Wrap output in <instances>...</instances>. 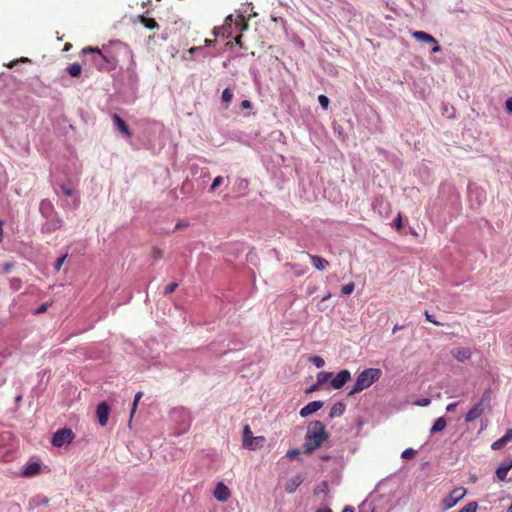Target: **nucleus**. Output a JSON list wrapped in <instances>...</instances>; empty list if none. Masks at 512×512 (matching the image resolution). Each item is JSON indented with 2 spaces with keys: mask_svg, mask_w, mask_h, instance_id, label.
<instances>
[{
  "mask_svg": "<svg viewBox=\"0 0 512 512\" xmlns=\"http://www.w3.org/2000/svg\"><path fill=\"white\" fill-rule=\"evenodd\" d=\"M83 54H90L88 59L98 71H111L116 68L118 60L109 49L100 50L99 48L85 47Z\"/></svg>",
  "mask_w": 512,
  "mask_h": 512,
  "instance_id": "nucleus-1",
  "label": "nucleus"
},
{
  "mask_svg": "<svg viewBox=\"0 0 512 512\" xmlns=\"http://www.w3.org/2000/svg\"><path fill=\"white\" fill-rule=\"evenodd\" d=\"M328 439L325 426L320 421H313L307 428L305 436V453H312Z\"/></svg>",
  "mask_w": 512,
  "mask_h": 512,
  "instance_id": "nucleus-2",
  "label": "nucleus"
},
{
  "mask_svg": "<svg viewBox=\"0 0 512 512\" xmlns=\"http://www.w3.org/2000/svg\"><path fill=\"white\" fill-rule=\"evenodd\" d=\"M381 376V370L376 368H368L363 370L356 378V382L349 392L350 395L361 392L370 387Z\"/></svg>",
  "mask_w": 512,
  "mask_h": 512,
  "instance_id": "nucleus-3",
  "label": "nucleus"
},
{
  "mask_svg": "<svg viewBox=\"0 0 512 512\" xmlns=\"http://www.w3.org/2000/svg\"><path fill=\"white\" fill-rule=\"evenodd\" d=\"M75 434L72 429L63 427L55 431L51 437V444L54 447L61 448L65 445L72 443Z\"/></svg>",
  "mask_w": 512,
  "mask_h": 512,
  "instance_id": "nucleus-4",
  "label": "nucleus"
},
{
  "mask_svg": "<svg viewBox=\"0 0 512 512\" xmlns=\"http://www.w3.org/2000/svg\"><path fill=\"white\" fill-rule=\"evenodd\" d=\"M466 495V489L463 487L454 488L448 495L441 501L443 510H448L454 507Z\"/></svg>",
  "mask_w": 512,
  "mask_h": 512,
  "instance_id": "nucleus-5",
  "label": "nucleus"
},
{
  "mask_svg": "<svg viewBox=\"0 0 512 512\" xmlns=\"http://www.w3.org/2000/svg\"><path fill=\"white\" fill-rule=\"evenodd\" d=\"M490 397H491V391L489 389H487L484 393H483V396H482V399L480 401V403L476 406H474L468 413L466 416H469V417H472V416H480L482 414L485 413V408L484 406H488L489 405V402H490Z\"/></svg>",
  "mask_w": 512,
  "mask_h": 512,
  "instance_id": "nucleus-6",
  "label": "nucleus"
},
{
  "mask_svg": "<svg viewBox=\"0 0 512 512\" xmlns=\"http://www.w3.org/2000/svg\"><path fill=\"white\" fill-rule=\"evenodd\" d=\"M42 465L40 462L34 461L27 463L21 470L20 475L24 478H32L41 472Z\"/></svg>",
  "mask_w": 512,
  "mask_h": 512,
  "instance_id": "nucleus-7",
  "label": "nucleus"
},
{
  "mask_svg": "<svg viewBox=\"0 0 512 512\" xmlns=\"http://www.w3.org/2000/svg\"><path fill=\"white\" fill-rule=\"evenodd\" d=\"M351 374L347 369L339 371L334 378L331 379V386L334 389H341L349 380Z\"/></svg>",
  "mask_w": 512,
  "mask_h": 512,
  "instance_id": "nucleus-8",
  "label": "nucleus"
},
{
  "mask_svg": "<svg viewBox=\"0 0 512 512\" xmlns=\"http://www.w3.org/2000/svg\"><path fill=\"white\" fill-rule=\"evenodd\" d=\"M512 469V458H506L496 469L495 473L500 481H505L508 472Z\"/></svg>",
  "mask_w": 512,
  "mask_h": 512,
  "instance_id": "nucleus-9",
  "label": "nucleus"
},
{
  "mask_svg": "<svg viewBox=\"0 0 512 512\" xmlns=\"http://www.w3.org/2000/svg\"><path fill=\"white\" fill-rule=\"evenodd\" d=\"M213 494L218 501L225 502L230 497V490L223 482H219L217 483Z\"/></svg>",
  "mask_w": 512,
  "mask_h": 512,
  "instance_id": "nucleus-10",
  "label": "nucleus"
},
{
  "mask_svg": "<svg viewBox=\"0 0 512 512\" xmlns=\"http://www.w3.org/2000/svg\"><path fill=\"white\" fill-rule=\"evenodd\" d=\"M452 356L460 362L467 361L472 356V351L470 348L466 347H458L451 351Z\"/></svg>",
  "mask_w": 512,
  "mask_h": 512,
  "instance_id": "nucleus-11",
  "label": "nucleus"
},
{
  "mask_svg": "<svg viewBox=\"0 0 512 512\" xmlns=\"http://www.w3.org/2000/svg\"><path fill=\"white\" fill-rule=\"evenodd\" d=\"M113 123L115 127L126 137H131L132 133L126 124V122L118 115L113 114L112 116Z\"/></svg>",
  "mask_w": 512,
  "mask_h": 512,
  "instance_id": "nucleus-12",
  "label": "nucleus"
},
{
  "mask_svg": "<svg viewBox=\"0 0 512 512\" xmlns=\"http://www.w3.org/2000/svg\"><path fill=\"white\" fill-rule=\"evenodd\" d=\"M322 401H312L304 406L300 411V416H310L313 413H316L319 409L323 407Z\"/></svg>",
  "mask_w": 512,
  "mask_h": 512,
  "instance_id": "nucleus-13",
  "label": "nucleus"
},
{
  "mask_svg": "<svg viewBox=\"0 0 512 512\" xmlns=\"http://www.w3.org/2000/svg\"><path fill=\"white\" fill-rule=\"evenodd\" d=\"M303 477L301 474H296L291 479H289L285 484V490L287 493H294L297 488L302 484Z\"/></svg>",
  "mask_w": 512,
  "mask_h": 512,
  "instance_id": "nucleus-14",
  "label": "nucleus"
},
{
  "mask_svg": "<svg viewBox=\"0 0 512 512\" xmlns=\"http://www.w3.org/2000/svg\"><path fill=\"white\" fill-rule=\"evenodd\" d=\"M412 37L415 38L418 41L425 42L428 44H437V39L434 38L432 35H430L427 32L424 31H413L411 33Z\"/></svg>",
  "mask_w": 512,
  "mask_h": 512,
  "instance_id": "nucleus-15",
  "label": "nucleus"
},
{
  "mask_svg": "<svg viewBox=\"0 0 512 512\" xmlns=\"http://www.w3.org/2000/svg\"><path fill=\"white\" fill-rule=\"evenodd\" d=\"M309 258L311 259L313 266H314L317 270L322 271V270H325V269L329 266V262H328V260H326V259H325V258H323V257L317 256V255L309 254Z\"/></svg>",
  "mask_w": 512,
  "mask_h": 512,
  "instance_id": "nucleus-16",
  "label": "nucleus"
},
{
  "mask_svg": "<svg viewBox=\"0 0 512 512\" xmlns=\"http://www.w3.org/2000/svg\"><path fill=\"white\" fill-rule=\"evenodd\" d=\"M264 441H265V438L263 436H257V437L253 436L249 442H244V448H247L249 450H256V449L262 447Z\"/></svg>",
  "mask_w": 512,
  "mask_h": 512,
  "instance_id": "nucleus-17",
  "label": "nucleus"
},
{
  "mask_svg": "<svg viewBox=\"0 0 512 512\" xmlns=\"http://www.w3.org/2000/svg\"><path fill=\"white\" fill-rule=\"evenodd\" d=\"M345 408L344 403L337 402L331 407L329 416H342L345 412Z\"/></svg>",
  "mask_w": 512,
  "mask_h": 512,
  "instance_id": "nucleus-18",
  "label": "nucleus"
},
{
  "mask_svg": "<svg viewBox=\"0 0 512 512\" xmlns=\"http://www.w3.org/2000/svg\"><path fill=\"white\" fill-rule=\"evenodd\" d=\"M446 418H437V420L432 425L430 432L432 434L442 431L446 427Z\"/></svg>",
  "mask_w": 512,
  "mask_h": 512,
  "instance_id": "nucleus-19",
  "label": "nucleus"
},
{
  "mask_svg": "<svg viewBox=\"0 0 512 512\" xmlns=\"http://www.w3.org/2000/svg\"><path fill=\"white\" fill-rule=\"evenodd\" d=\"M67 72L68 74L71 76V77H79L81 75V72H82V67L79 63H72L68 68H67Z\"/></svg>",
  "mask_w": 512,
  "mask_h": 512,
  "instance_id": "nucleus-20",
  "label": "nucleus"
},
{
  "mask_svg": "<svg viewBox=\"0 0 512 512\" xmlns=\"http://www.w3.org/2000/svg\"><path fill=\"white\" fill-rule=\"evenodd\" d=\"M139 19H140V22L148 29H155L159 26L158 23L156 22V20L153 18L139 16Z\"/></svg>",
  "mask_w": 512,
  "mask_h": 512,
  "instance_id": "nucleus-21",
  "label": "nucleus"
},
{
  "mask_svg": "<svg viewBox=\"0 0 512 512\" xmlns=\"http://www.w3.org/2000/svg\"><path fill=\"white\" fill-rule=\"evenodd\" d=\"M110 407L106 402H101L96 409V416H108Z\"/></svg>",
  "mask_w": 512,
  "mask_h": 512,
  "instance_id": "nucleus-22",
  "label": "nucleus"
},
{
  "mask_svg": "<svg viewBox=\"0 0 512 512\" xmlns=\"http://www.w3.org/2000/svg\"><path fill=\"white\" fill-rule=\"evenodd\" d=\"M332 377L331 372L321 371L317 374V383L321 386L325 384Z\"/></svg>",
  "mask_w": 512,
  "mask_h": 512,
  "instance_id": "nucleus-23",
  "label": "nucleus"
},
{
  "mask_svg": "<svg viewBox=\"0 0 512 512\" xmlns=\"http://www.w3.org/2000/svg\"><path fill=\"white\" fill-rule=\"evenodd\" d=\"M328 491H329V488H328V482L327 481H322L320 484H318L314 488V494L315 495H318L320 493H328Z\"/></svg>",
  "mask_w": 512,
  "mask_h": 512,
  "instance_id": "nucleus-24",
  "label": "nucleus"
},
{
  "mask_svg": "<svg viewBox=\"0 0 512 512\" xmlns=\"http://www.w3.org/2000/svg\"><path fill=\"white\" fill-rule=\"evenodd\" d=\"M253 437V433L250 429L249 425H245L243 427V436H242V444L244 445V442H249Z\"/></svg>",
  "mask_w": 512,
  "mask_h": 512,
  "instance_id": "nucleus-25",
  "label": "nucleus"
},
{
  "mask_svg": "<svg viewBox=\"0 0 512 512\" xmlns=\"http://www.w3.org/2000/svg\"><path fill=\"white\" fill-rule=\"evenodd\" d=\"M478 508V503L476 501H471L467 503L463 508H461L458 512H476Z\"/></svg>",
  "mask_w": 512,
  "mask_h": 512,
  "instance_id": "nucleus-26",
  "label": "nucleus"
},
{
  "mask_svg": "<svg viewBox=\"0 0 512 512\" xmlns=\"http://www.w3.org/2000/svg\"><path fill=\"white\" fill-rule=\"evenodd\" d=\"M507 440L504 439V437L502 436L501 438H499L498 440L494 441L491 445V449L492 450H500L502 449L506 444H507Z\"/></svg>",
  "mask_w": 512,
  "mask_h": 512,
  "instance_id": "nucleus-27",
  "label": "nucleus"
},
{
  "mask_svg": "<svg viewBox=\"0 0 512 512\" xmlns=\"http://www.w3.org/2000/svg\"><path fill=\"white\" fill-rule=\"evenodd\" d=\"M416 455V450L413 449V448H407L405 449L402 454H401V457L405 460H410L412 459L414 456Z\"/></svg>",
  "mask_w": 512,
  "mask_h": 512,
  "instance_id": "nucleus-28",
  "label": "nucleus"
},
{
  "mask_svg": "<svg viewBox=\"0 0 512 512\" xmlns=\"http://www.w3.org/2000/svg\"><path fill=\"white\" fill-rule=\"evenodd\" d=\"M232 98H233L232 90H230L229 88L224 89L222 92V100L225 103H230L232 101Z\"/></svg>",
  "mask_w": 512,
  "mask_h": 512,
  "instance_id": "nucleus-29",
  "label": "nucleus"
},
{
  "mask_svg": "<svg viewBox=\"0 0 512 512\" xmlns=\"http://www.w3.org/2000/svg\"><path fill=\"white\" fill-rule=\"evenodd\" d=\"M310 361L317 367V368H322L324 365H325V361L322 357L320 356H312L310 358Z\"/></svg>",
  "mask_w": 512,
  "mask_h": 512,
  "instance_id": "nucleus-30",
  "label": "nucleus"
},
{
  "mask_svg": "<svg viewBox=\"0 0 512 512\" xmlns=\"http://www.w3.org/2000/svg\"><path fill=\"white\" fill-rule=\"evenodd\" d=\"M142 396H143V392L140 391V392L136 393L135 398H134V402H133V406H132V410H131V413H130V416H134V414L136 412L137 404L140 401V399L142 398Z\"/></svg>",
  "mask_w": 512,
  "mask_h": 512,
  "instance_id": "nucleus-31",
  "label": "nucleus"
},
{
  "mask_svg": "<svg viewBox=\"0 0 512 512\" xmlns=\"http://www.w3.org/2000/svg\"><path fill=\"white\" fill-rule=\"evenodd\" d=\"M355 289V285L353 282H350L346 285H344L341 289L342 293L345 295H350Z\"/></svg>",
  "mask_w": 512,
  "mask_h": 512,
  "instance_id": "nucleus-32",
  "label": "nucleus"
},
{
  "mask_svg": "<svg viewBox=\"0 0 512 512\" xmlns=\"http://www.w3.org/2000/svg\"><path fill=\"white\" fill-rule=\"evenodd\" d=\"M318 101H319V103H320V105H321V107H322L323 109H325V110H326V109H328V106H329V99H328V97H327V96H325V95H320V96L318 97Z\"/></svg>",
  "mask_w": 512,
  "mask_h": 512,
  "instance_id": "nucleus-33",
  "label": "nucleus"
},
{
  "mask_svg": "<svg viewBox=\"0 0 512 512\" xmlns=\"http://www.w3.org/2000/svg\"><path fill=\"white\" fill-rule=\"evenodd\" d=\"M66 257H67V254L56 259L55 264H54V268L56 271H59L61 269L63 263L65 262Z\"/></svg>",
  "mask_w": 512,
  "mask_h": 512,
  "instance_id": "nucleus-34",
  "label": "nucleus"
},
{
  "mask_svg": "<svg viewBox=\"0 0 512 512\" xmlns=\"http://www.w3.org/2000/svg\"><path fill=\"white\" fill-rule=\"evenodd\" d=\"M152 257L155 260H160L163 257L162 250L160 248H158V247H153V249H152Z\"/></svg>",
  "mask_w": 512,
  "mask_h": 512,
  "instance_id": "nucleus-35",
  "label": "nucleus"
},
{
  "mask_svg": "<svg viewBox=\"0 0 512 512\" xmlns=\"http://www.w3.org/2000/svg\"><path fill=\"white\" fill-rule=\"evenodd\" d=\"M177 287H178V284H177V283H175V282H172V283L168 284V285L164 288V294H166V295H167V294H171V293H173V292L176 290V288H177Z\"/></svg>",
  "mask_w": 512,
  "mask_h": 512,
  "instance_id": "nucleus-36",
  "label": "nucleus"
},
{
  "mask_svg": "<svg viewBox=\"0 0 512 512\" xmlns=\"http://www.w3.org/2000/svg\"><path fill=\"white\" fill-rule=\"evenodd\" d=\"M300 454V451L298 449H291L289 450L287 453H286V456L290 459V460H294V459H297V457L299 456Z\"/></svg>",
  "mask_w": 512,
  "mask_h": 512,
  "instance_id": "nucleus-37",
  "label": "nucleus"
},
{
  "mask_svg": "<svg viewBox=\"0 0 512 512\" xmlns=\"http://www.w3.org/2000/svg\"><path fill=\"white\" fill-rule=\"evenodd\" d=\"M222 182H223V178H222V176H217V177L213 180V182H212V184H211L210 189H211V190H215L217 187H219V186L222 184Z\"/></svg>",
  "mask_w": 512,
  "mask_h": 512,
  "instance_id": "nucleus-38",
  "label": "nucleus"
},
{
  "mask_svg": "<svg viewBox=\"0 0 512 512\" xmlns=\"http://www.w3.org/2000/svg\"><path fill=\"white\" fill-rule=\"evenodd\" d=\"M189 426H190V424H185V425H183V427L181 429H175V431L173 432V435L180 436V435L186 433L189 429Z\"/></svg>",
  "mask_w": 512,
  "mask_h": 512,
  "instance_id": "nucleus-39",
  "label": "nucleus"
},
{
  "mask_svg": "<svg viewBox=\"0 0 512 512\" xmlns=\"http://www.w3.org/2000/svg\"><path fill=\"white\" fill-rule=\"evenodd\" d=\"M394 226L397 230H400L402 229L403 227V224H402V216H401V213H398L397 217L395 218L394 220Z\"/></svg>",
  "mask_w": 512,
  "mask_h": 512,
  "instance_id": "nucleus-40",
  "label": "nucleus"
},
{
  "mask_svg": "<svg viewBox=\"0 0 512 512\" xmlns=\"http://www.w3.org/2000/svg\"><path fill=\"white\" fill-rule=\"evenodd\" d=\"M51 306V303H43L37 310H36V314H42V313H45L47 311V309Z\"/></svg>",
  "mask_w": 512,
  "mask_h": 512,
  "instance_id": "nucleus-41",
  "label": "nucleus"
},
{
  "mask_svg": "<svg viewBox=\"0 0 512 512\" xmlns=\"http://www.w3.org/2000/svg\"><path fill=\"white\" fill-rule=\"evenodd\" d=\"M18 62H22V63H25V62H30V59H28L27 57H21L20 59L18 60H15V61H12L11 63H9L7 66L9 68H12L14 67V65Z\"/></svg>",
  "mask_w": 512,
  "mask_h": 512,
  "instance_id": "nucleus-42",
  "label": "nucleus"
},
{
  "mask_svg": "<svg viewBox=\"0 0 512 512\" xmlns=\"http://www.w3.org/2000/svg\"><path fill=\"white\" fill-rule=\"evenodd\" d=\"M505 107L508 113H512V97L506 100Z\"/></svg>",
  "mask_w": 512,
  "mask_h": 512,
  "instance_id": "nucleus-43",
  "label": "nucleus"
},
{
  "mask_svg": "<svg viewBox=\"0 0 512 512\" xmlns=\"http://www.w3.org/2000/svg\"><path fill=\"white\" fill-rule=\"evenodd\" d=\"M430 402H431L430 399L424 398V399H422L420 401H417L415 404L418 405V406H427V405L430 404Z\"/></svg>",
  "mask_w": 512,
  "mask_h": 512,
  "instance_id": "nucleus-44",
  "label": "nucleus"
},
{
  "mask_svg": "<svg viewBox=\"0 0 512 512\" xmlns=\"http://www.w3.org/2000/svg\"><path fill=\"white\" fill-rule=\"evenodd\" d=\"M425 317H426V319H427L429 322H431V323H433V324H435V325H440V323H439L438 321H436V320L432 317V315H430L427 311L425 312Z\"/></svg>",
  "mask_w": 512,
  "mask_h": 512,
  "instance_id": "nucleus-45",
  "label": "nucleus"
},
{
  "mask_svg": "<svg viewBox=\"0 0 512 512\" xmlns=\"http://www.w3.org/2000/svg\"><path fill=\"white\" fill-rule=\"evenodd\" d=\"M504 439L507 440V442L512 440V429H507L505 434L503 435Z\"/></svg>",
  "mask_w": 512,
  "mask_h": 512,
  "instance_id": "nucleus-46",
  "label": "nucleus"
},
{
  "mask_svg": "<svg viewBox=\"0 0 512 512\" xmlns=\"http://www.w3.org/2000/svg\"><path fill=\"white\" fill-rule=\"evenodd\" d=\"M97 419H98L99 425L101 427H105L106 425H108L109 420H110V418H97Z\"/></svg>",
  "mask_w": 512,
  "mask_h": 512,
  "instance_id": "nucleus-47",
  "label": "nucleus"
},
{
  "mask_svg": "<svg viewBox=\"0 0 512 512\" xmlns=\"http://www.w3.org/2000/svg\"><path fill=\"white\" fill-rule=\"evenodd\" d=\"M13 267H14V265L12 263H5L3 265V271L5 273H9Z\"/></svg>",
  "mask_w": 512,
  "mask_h": 512,
  "instance_id": "nucleus-48",
  "label": "nucleus"
},
{
  "mask_svg": "<svg viewBox=\"0 0 512 512\" xmlns=\"http://www.w3.org/2000/svg\"><path fill=\"white\" fill-rule=\"evenodd\" d=\"M241 107L243 109H250L252 107V104L249 100H243L241 103Z\"/></svg>",
  "mask_w": 512,
  "mask_h": 512,
  "instance_id": "nucleus-49",
  "label": "nucleus"
},
{
  "mask_svg": "<svg viewBox=\"0 0 512 512\" xmlns=\"http://www.w3.org/2000/svg\"><path fill=\"white\" fill-rule=\"evenodd\" d=\"M432 45H433V47H432V49H431V52H432V53H438V52H440V51H441V47L439 46V44H438V43H437V44H432Z\"/></svg>",
  "mask_w": 512,
  "mask_h": 512,
  "instance_id": "nucleus-50",
  "label": "nucleus"
},
{
  "mask_svg": "<svg viewBox=\"0 0 512 512\" xmlns=\"http://www.w3.org/2000/svg\"><path fill=\"white\" fill-rule=\"evenodd\" d=\"M62 191H63V193H64L65 195H67V196H71V195H72V189H70V188H68V187L63 186V187H62Z\"/></svg>",
  "mask_w": 512,
  "mask_h": 512,
  "instance_id": "nucleus-51",
  "label": "nucleus"
},
{
  "mask_svg": "<svg viewBox=\"0 0 512 512\" xmlns=\"http://www.w3.org/2000/svg\"><path fill=\"white\" fill-rule=\"evenodd\" d=\"M319 387H320V385L316 382L314 385H312L310 388L307 389V393L316 391Z\"/></svg>",
  "mask_w": 512,
  "mask_h": 512,
  "instance_id": "nucleus-52",
  "label": "nucleus"
},
{
  "mask_svg": "<svg viewBox=\"0 0 512 512\" xmlns=\"http://www.w3.org/2000/svg\"><path fill=\"white\" fill-rule=\"evenodd\" d=\"M316 512H332V509L329 507L319 508Z\"/></svg>",
  "mask_w": 512,
  "mask_h": 512,
  "instance_id": "nucleus-53",
  "label": "nucleus"
},
{
  "mask_svg": "<svg viewBox=\"0 0 512 512\" xmlns=\"http://www.w3.org/2000/svg\"><path fill=\"white\" fill-rule=\"evenodd\" d=\"M214 42H215L214 40L205 39L204 40V45L205 46H211V45H213Z\"/></svg>",
  "mask_w": 512,
  "mask_h": 512,
  "instance_id": "nucleus-54",
  "label": "nucleus"
},
{
  "mask_svg": "<svg viewBox=\"0 0 512 512\" xmlns=\"http://www.w3.org/2000/svg\"><path fill=\"white\" fill-rule=\"evenodd\" d=\"M241 39H242V36L239 35L235 38V42L236 44H238L240 47H242V43H241Z\"/></svg>",
  "mask_w": 512,
  "mask_h": 512,
  "instance_id": "nucleus-55",
  "label": "nucleus"
},
{
  "mask_svg": "<svg viewBox=\"0 0 512 512\" xmlns=\"http://www.w3.org/2000/svg\"><path fill=\"white\" fill-rule=\"evenodd\" d=\"M455 406H456V404H449L446 409L448 412H452L454 410Z\"/></svg>",
  "mask_w": 512,
  "mask_h": 512,
  "instance_id": "nucleus-56",
  "label": "nucleus"
},
{
  "mask_svg": "<svg viewBox=\"0 0 512 512\" xmlns=\"http://www.w3.org/2000/svg\"><path fill=\"white\" fill-rule=\"evenodd\" d=\"M2 226H3V223L0 220V241H2V239H3V228H2Z\"/></svg>",
  "mask_w": 512,
  "mask_h": 512,
  "instance_id": "nucleus-57",
  "label": "nucleus"
},
{
  "mask_svg": "<svg viewBox=\"0 0 512 512\" xmlns=\"http://www.w3.org/2000/svg\"><path fill=\"white\" fill-rule=\"evenodd\" d=\"M342 512H354V509L350 506H346Z\"/></svg>",
  "mask_w": 512,
  "mask_h": 512,
  "instance_id": "nucleus-58",
  "label": "nucleus"
},
{
  "mask_svg": "<svg viewBox=\"0 0 512 512\" xmlns=\"http://www.w3.org/2000/svg\"><path fill=\"white\" fill-rule=\"evenodd\" d=\"M201 49L200 47H192L189 49L190 54H194L197 50Z\"/></svg>",
  "mask_w": 512,
  "mask_h": 512,
  "instance_id": "nucleus-59",
  "label": "nucleus"
},
{
  "mask_svg": "<svg viewBox=\"0 0 512 512\" xmlns=\"http://www.w3.org/2000/svg\"><path fill=\"white\" fill-rule=\"evenodd\" d=\"M320 459L323 460V461H326V460L330 459V456L329 455H322V456H320Z\"/></svg>",
  "mask_w": 512,
  "mask_h": 512,
  "instance_id": "nucleus-60",
  "label": "nucleus"
},
{
  "mask_svg": "<svg viewBox=\"0 0 512 512\" xmlns=\"http://www.w3.org/2000/svg\"><path fill=\"white\" fill-rule=\"evenodd\" d=\"M402 328H403V326L395 325L393 328V332H396L397 330L402 329Z\"/></svg>",
  "mask_w": 512,
  "mask_h": 512,
  "instance_id": "nucleus-61",
  "label": "nucleus"
},
{
  "mask_svg": "<svg viewBox=\"0 0 512 512\" xmlns=\"http://www.w3.org/2000/svg\"><path fill=\"white\" fill-rule=\"evenodd\" d=\"M134 418H129L128 420V427L131 429V426H132V421H133Z\"/></svg>",
  "mask_w": 512,
  "mask_h": 512,
  "instance_id": "nucleus-62",
  "label": "nucleus"
},
{
  "mask_svg": "<svg viewBox=\"0 0 512 512\" xmlns=\"http://www.w3.org/2000/svg\"><path fill=\"white\" fill-rule=\"evenodd\" d=\"M331 297L330 293H328L326 296L323 297L322 301H325Z\"/></svg>",
  "mask_w": 512,
  "mask_h": 512,
  "instance_id": "nucleus-63",
  "label": "nucleus"
},
{
  "mask_svg": "<svg viewBox=\"0 0 512 512\" xmlns=\"http://www.w3.org/2000/svg\"><path fill=\"white\" fill-rule=\"evenodd\" d=\"M506 512H512V504L508 507Z\"/></svg>",
  "mask_w": 512,
  "mask_h": 512,
  "instance_id": "nucleus-64",
  "label": "nucleus"
}]
</instances>
